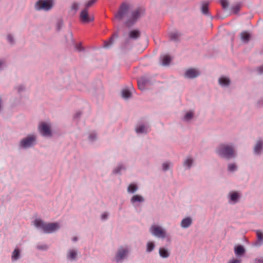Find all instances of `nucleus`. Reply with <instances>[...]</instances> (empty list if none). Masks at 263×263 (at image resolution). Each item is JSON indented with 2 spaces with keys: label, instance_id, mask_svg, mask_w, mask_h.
<instances>
[{
  "label": "nucleus",
  "instance_id": "72a5a7b5",
  "mask_svg": "<svg viewBox=\"0 0 263 263\" xmlns=\"http://www.w3.org/2000/svg\"><path fill=\"white\" fill-rule=\"evenodd\" d=\"M48 247L47 245L44 244L41 245H37L36 246V249L40 250H47Z\"/></svg>",
  "mask_w": 263,
  "mask_h": 263
},
{
  "label": "nucleus",
  "instance_id": "603ef678",
  "mask_svg": "<svg viewBox=\"0 0 263 263\" xmlns=\"http://www.w3.org/2000/svg\"><path fill=\"white\" fill-rule=\"evenodd\" d=\"M3 64H4V63L2 61H0V68L2 67V66Z\"/></svg>",
  "mask_w": 263,
  "mask_h": 263
},
{
  "label": "nucleus",
  "instance_id": "6e6552de",
  "mask_svg": "<svg viewBox=\"0 0 263 263\" xmlns=\"http://www.w3.org/2000/svg\"><path fill=\"white\" fill-rule=\"evenodd\" d=\"M35 137L31 135L29 136L26 138L23 139L20 142V146L23 148H27L34 144Z\"/></svg>",
  "mask_w": 263,
  "mask_h": 263
},
{
  "label": "nucleus",
  "instance_id": "5701e85b",
  "mask_svg": "<svg viewBox=\"0 0 263 263\" xmlns=\"http://www.w3.org/2000/svg\"><path fill=\"white\" fill-rule=\"evenodd\" d=\"M162 64L163 65L167 66L168 65L171 61V58L168 55H164L161 57Z\"/></svg>",
  "mask_w": 263,
  "mask_h": 263
},
{
  "label": "nucleus",
  "instance_id": "f3484780",
  "mask_svg": "<svg viewBox=\"0 0 263 263\" xmlns=\"http://www.w3.org/2000/svg\"><path fill=\"white\" fill-rule=\"evenodd\" d=\"M263 147V141L259 140L254 148V152L255 154H259L260 153Z\"/></svg>",
  "mask_w": 263,
  "mask_h": 263
},
{
  "label": "nucleus",
  "instance_id": "e433bc0d",
  "mask_svg": "<svg viewBox=\"0 0 263 263\" xmlns=\"http://www.w3.org/2000/svg\"><path fill=\"white\" fill-rule=\"evenodd\" d=\"M96 2V0H90L88 2H87L85 6V8L87 9L89 7L91 6L95 3Z\"/></svg>",
  "mask_w": 263,
  "mask_h": 263
},
{
  "label": "nucleus",
  "instance_id": "dca6fc26",
  "mask_svg": "<svg viewBox=\"0 0 263 263\" xmlns=\"http://www.w3.org/2000/svg\"><path fill=\"white\" fill-rule=\"evenodd\" d=\"M159 254L163 258H168L170 255V251L165 248H160L159 250Z\"/></svg>",
  "mask_w": 263,
  "mask_h": 263
},
{
  "label": "nucleus",
  "instance_id": "b1692460",
  "mask_svg": "<svg viewBox=\"0 0 263 263\" xmlns=\"http://www.w3.org/2000/svg\"><path fill=\"white\" fill-rule=\"evenodd\" d=\"M136 131L139 134L145 133L147 132L148 128L143 125H139L136 127Z\"/></svg>",
  "mask_w": 263,
  "mask_h": 263
},
{
  "label": "nucleus",
  "instance_id": "58836bf2",
  "mask_svg": "<svg viewBox=\"0 0 263 263\" xmlns=\"http://www.w3.org/2000/svg\"><path fill=\"white\" fill-rule=\"evenodd\" d=\"M112 39L111 38L108 41L105 42L104 46L106 48L109 47L112 44Z\"/></svg>",
  "mask_w": 263,
  "mask_h": 263
},
{
  "label": "nucleus",
  "instance_id": "8fccbe9b",
  "mask_svg": "<svg viewBox=\"0 0 263 263\" xmlns=\"http://www.w3.org/2000/svg\"><path fill=\"white\" fill-rule=\"evenodd\" d=\"M72 241L75 242V241H77L78 240V238L77 237H73L72 239Z\"/></svg>",
  "mask_w": 263,
  "mask_h": 263
},
{
  "label": "nucleus",
  "instance_id": "c03bdc74",
  "mask_svg": "<svg viewBox=\"0 0 263 263\" xmlns=\"http://www.w3.org/2000/svg\"><path fill=\"white\" fill-rule=\"evenodd\" d=\"M76 48L78 50V51H81L83 49V48L81 46V44H77L76 45Z\"/></svg>",
  "mask_w": 263,
  "mask_h": 263
},
{
  "label": "nucleus",
  "instance_id": "09e8293b",
  "mask_svg": "<svg viewBox=\"0 0 263 263\" xmlns=\"http://www.w3.org/2000/svg\"><path fill=\"white\" fill-rule=\"evenodd\" d=\"M258 69L260 73L263 72V66L258 68Z\"/></svg>",
  "mask_w": 263,
  "mask_h": 263
},
{
  "label": "nucleus",
  "instance_id": "0eeeda50",
  "mask_svg": "<svg viewBox=\"0 0 263 263\" xmlns=\"http://www.w3.org/2000/svg\"><path fill=\"white\" fill-rule=\"evenodd\" d=\"M150 232L158 237L164 238L166 236L165 231L160 227L157 226L153 225L150 228Z\"/></svg>",
  "mask_w": 263,
  "mask_h": 263
},
{
  "label": "nucleus",
  "instance_id": "2f4dec72",
  "mask_svg": "<svg viewBox=\"0 0 263 263\" xmlns=\"http://www.w3.org/2000/svg\"><path fill=\"white\" fill-rule=\"evenodd\" d=\"M257 239L259 241L263 242V234L259 230L256 231Z\"/></svg>",
  "mask_w": 263,
  "mask_h": 263
},
{
  "label": "nucleus",
  "instance_id": "4be33fe9",
  "mask_svg": "<svg viewBox=\"0 0 263 263\" xmlns=\"http://www.w3.org/2000/svg\"><path fill=\"white\" fill-rule=\"evenodd\" d=\"M138 189V186L135 183L130 184L127 187V192L129 193L134 194Z\"/></svg>",
  "mask_w": 263,
  "mask_h": 263
},
{
  "label": "nucleus",
  "instance_id": "f03ea898",
  "mask_svg": "<svg viewBox=\"0 0 263 263\" xmlns=\"http://www.w3.org/2000/svg\"><path fill=\"white\" fill-rule=\"evenodd\" d=\"M217 153L222 157L229 158L235 156V150L231 145L221 144L216 150Z\"/></svg>",
  "mask_w": 263,
  "mask_h": 263
},
{
  "label": "nucleus",
  "instance_id": "39448f33",
  "mask_svg": "<svg viewBox=\"0 0 263 263\" xmlns=\"http://www.w3.org/2000/svg\"><path fill=\"white\" fill-rule=\"evenodd\" d=\"M129 249L127 248H123V247H120L115 255V260L117 262H122L126 258H127Z\"/></svg>",
  "mask_w": 263,
  "mask_h": 263
},
{
  "label": "nucleus",
  "instance_id": "5fc2aeb1",
  "mask_svg": "<svg viewBox=\"0 0 263 263\" xmlns=\"http://www.w3.org/2000/svg\"><path fill=\"white\" fill-rule=\"evenodd\" d=\"M186 166H187L186 168H187V169H189V168H190V166H191V165H186Z\"/></svg>",
  "mask_w": 263,
  "mask_h": 263
},
{
  "label": "nucleus",
  "instance_id": "3c124183",
  "mask_svg": "<svg viewBox=\"0 0 263 263\" xmlns=\"http://www.w3.org/2000/svg\"><path fill=\"white\" fill-rule=\"evenodd\" d=\"M95 138V135H90L89 136V138L91 140H92L93 139H94Z\"/></svg>",
  "mask_w": 263,
  "mask_h": 263
},
{
  "label": "nucleus",
  "instance_id": "ea45409f",
  "mask_svg": "<svg viewBox=\"0 0 263 263\" xmlns=\"http://www.w3.org/2000/svg\"><path fill=\"white\" fill-rule=\"evenodd\" d=\"M108 218V214L104 212L101 215V219L102 220H106Z\"/></svg>",
  "mask_w": 263,
  "mask_h": 263
},
{
  "label": "nucleus",
  "instance_id": "c9c22d12",
  "mask_svg": "<svg viewBox=\"0 0 263 263\" xmlns=\"http://www.w3.org/2000/svg\"><path fill=\"white\" fill-rule=\"evenodd\" d=\"M193 162H194V160H193V158L191 157H189L185 159L184 164H186V165L192 164Z\"/></svg>",
  "mask_w": 263,
  "mask_h": 263
},
{
  "label": "nucleus",
  "instance_id": "473e14b6",
  "mask_svg": "<svg viewBox=\"0 0 263 263\" xmlns=\"http://www.w3.org/2000/svg\"><path fill=\"white\" fill-rule=\"evenodd\" d=\"M228 170L230 173H234L237 170V165H228Z\"/></svg>",
  "mask_w": 263,
  "mask_h": 263
},
{
  "label": "nucleus",
  "instance_id": "20e7f679",
  "mask_svg": "<svg viewBox=\"0 0 263 263\" xmlns=\"http://www.w3.org/2000/svg\"><path fill=\"white\" fill-rule=\"evenodd\" d=\"M144 12V10L142 8H137L133 10L130 14L128 19L126 21V24L130 25L133 24Z\"/></svg>",
  "mask_w": 263,
  "mask_h": 263
},
{
  "label": "nucleus",
  "instance_id": "a18cd8bd",
  "mask_svg": "<svg viewBox=\"0 0 263 263\" xmlns=\"http://www.w3.org/2000/svg\"><path fill=\"white\" fill-rule=\"evenodd\" d=\"M162 170L164 172L168 171L170 170V165H163Z\"/></svg>",
  "mask_w": 263,
  "mask_h": 263
},
{
  "label": "nucleus",
  "instance_id": "a878e982",
  "mask_svg": "<svg viewBox=\"0 0 263 263\" xmlns=\"http://www.w3.org/2000/svg\"><path fill=\"white\" fill-rule=\"evenodd\" d=\"M140 33L138 30H134L129 32V35L130 38L133 39H137L140 36Z\"/></svg>",
  "mask_w": 263,
  "mask_h": 263
},
{
  "label": "nucleus",
  "instance_id": "c85d7f7f",
  "mask_svg": "<svg viewBox=\"0 0 263 263\" xmlns=\"http://www.w3.org/2000/svg\"><path fill=\"white\" fill-rule=\"evenodd\" d=\"M169 36L171 40L176 41L179 37L180 34L178 32H173L170 33Z\"/></svg>",
  "mask_w": 263,
  "mask_h": 263
},
{
  "label": "nucleus",
  "instance_id": "f8f14e48",
  "mask_svg": "<svg viewBox=\"0 0 263 263\" xmlns=\"http://www.w3.org/2000/svg\"><path fill=\"white\" fill-rule=\"evenodd\" d=\"M78 255L77 250L74 249H69L67 253L66 257L68 260H76Z\"/></svg>",
  "mask_w": 263,
  "mask_h": 263
},
{
  "label": "nucleus",
  "instance_id": "412c9836",
  "mask_svg": "<svg viewBox=\"0 0 263 263\" xmlns=\"http://www.w3.org/2000/svg\"><path fill=\"white\" fill-rule=\"evenodd\" d=\"M147 81L144 78H141L138 81V86L140 89L144 90L147 85Z\"/></svg>",
  "mask_w": 263,
  "mask_h": 263
},
{
  "label": "nucleus",
  "instance_id": "4468645a",
  "mask_svg": "<svg viewBox=\"0 0 263 263\" xmlns=\"http://www.w3.org/2000/svg\"><path fill=\"white\" fill-rule=\"evenodd\" d=\"M230 202L235 204L238 202L240 198V195L237 192H233L229 194Z\"/></svg>",
  "mask_w": 263,
  "mask_h": 263
},
{
  "label": "nucleus",
  "instance_id": "bb28decb",
  "mask_svg": "<svg viewBox=\"0 0 263 263\" xmlns=\"http://www.w3.org/2000/svg\"><path fill=\"white\" fill-rule=\"evenodd\" d=\"M155 244L153 242H148L146 244V252H151L155 248Z\"/></svg>",
  "mask_w": 263,
  "mask_h": 263
},
{
  "label": "nucleus",
  "instance_id": "f257e3e1",
  "mask_svg": "<svg viewBox=\"0 0 263 263\" xmlns=\"http://www.w3.org/2000/svg\"><path fill=\"white\" fill-rule=\"evenodd\" d=\"M33 222L34 226L36 228L42 229L44 233H52L60 228V225L57 222L46 223L40 219H35Z\"/></svg>",
  "mask_w": 263,
  "mask_h": 263
},
{
  "label": "nucleus",
  "instance_id": "9b49d317",
  "mask_svg": "<svg viewBox=\"0 0 263 263\" xmlns=\"http://www.w3.org/2000/svg\"><path fill=\"white\" fill-rule=\"evenodd\" d=\"M199 71L194 68L187 69L185 73V77L189 79H194L199 76Z\"/></svg>",
  "mask_w": 263,
  "mask_h": 263
},
{
  "label": "nucleus",
  "instance_id": "7ed1b4c3",
  "mask_svg": "<svg viewBox=\"0 0 263 263\" xmlns=\"http://www.w3.org/2000/svg\"><path fill=\"white\" fill-rule=\"evenodd\" d=\"M130 9L131 5L129 4L126 3H122L120 6L119 11L115 15V18L120 20L124 17H126L127 20L130 16L129 12Z\"/></svg>",
  "mask_w": 263,
  "mask_h": 263
},
{
  "label": "nucleus",
  "instance_id": "aec40b11",
  "mask_svg": "<svg viewBox=\"0 0 263 263\" xmlns=\"http://www.w3.org/2000/svg\"><path fill=\"white\" fill-rule=\"evenodd\" d=\"M235 253L237 256H241L245 252V249L243 246L238 245L235 247Z\"/></svg>",
  "mask_w": 263,
  "mask_h": 263
},
{
  "label": "nucleus",
  "instance_id": "423d86ee",
  "mask_svg": "<svg viewBox=\"0 0 263 263\" xmlns=\"http://www.w3.org/2000/svg\"><path fill=\"white\" fill-rule=\"evenodd\" d=\"M53 5V0H39L35 4V8L38 10H49Z\"/></svg>",
  "mask_w": 263,
  "mask_h": 263
},
{
  "label": "nucleus",
  "instance_id": "c756f323",
  "mask_svg": "<svg viewBox=\"0 0 263 263\" xmlns=\"http://www.w3.org/2000/svg\"><path fill=\"white\" fill-rule=\"evenodd\" d=\"M208 6L209 4L207 3H203L202 4L201 10L203 14H206L208 12Z\"/></svg>",
  "mask_w": 263,
  "mask_h": 263
},
{
  "label": "nucleus",
  "instance_id": "49530a36",
  "mask_svg": "<svg viewBox=\"0 0 263 263\" xmlns=\"http://www.w3.org/2000/svg\"><path fill=\"white\" fill-rule=\"evenodd\" d=\"M7 39L10 43H12L13 42V38L10 35H8Z\"/></svg>",
  "mask_w": 263,
  "mask_h": 263
},
{
  "label": "nucleus",
  "instance_id": "6ab92c4d",
  "mask_svg": "<svg viewBox=\"0 0 263 263\" xmlns=\"http://www.w3.org/2000/svg\"><path fill=\"white\" fill-rule=\"evenodd\" d=\"M251 37V34L247 31L242 32L240 33V38L241 41L244 43H248Z\"/></svg>",
  "mask_w": 263,
  "mask_h": 263
},
{
  "label": "nucleus",
  "instance_id": "cd10ccee",
  "mask_svg": "<svg viewBox=\"0 0 263 263\" xmlns=\"http://www.w3.org/2000/svg\"><path fill=\"white\" fill-rule=\"evenodd\" d=\"M131 92L128 89H123L122 91V96L125 99H127L130 97Z\"/></svg>",
  "mask_w": 263,
  "mask_h": 263
},
{
  "label": "nucleus",
  "instance_id": "7c9ffc66",
  "mask_svg": "<svg viewBox=\"0 0 263 263\" xmlns=\"http://www.w3.org/2000/svg\"><path fill=\"white\" fill-rule=\"evenodd\" d=\"M123 170H125V168L123 166V165H120L116 168H115L113 171L112 173L114 174H120L121 173V171Z\"/></svg>",
  "mask_w": 263,
  "mask_h": 263
},
{
  "label": "nucleus",
  "instance_id": "de8ad7c7",
  "mask_svg": "<svg viewBox=\"0 0 263 263\" xmlns=\"http://www.w3.org/2000/svg\"><path fill=\"white\" fill-rule=\"evenodd\" d=\"M255 263H263V259H255Z\"/></svg>",
  "mask_w": 263,
  "mask_h": 263
},
{
  "label": "nucleus",
  "instance_id": "a211bd4d",
  "mask_svg": "<svg viewBox=\"0 0 263 263\" xmlns=\"http://www.w3.org/2000/svg\"><path fill=\"white\" fill-rule=\"evenodd\" d=\"M144 201V198L139 195H135L130 199V202L132 204L136 202H143Z\"/></svg>",
  "mask_w": 263,
  "mask_h": 263
},
{
  "label": "nucleus",
  "instance_id": "2eb2a0df",
  "mask_svg": "<svg viewBox=\"0 0 263 263\" xmlns=\"http://www.w3.org/2000/svg\"><path fill=\"white\" fill-rule=\"evenodd\" d=\"M21 257V250L20 249L15 248L12 252L11 256V260L15 261L20 259Z\"/></svg>",
  "mask_w": 263,
  "mask_h": 263
},
{
  "label": "nucleus",
  "instance_id": "4c0bfd02",
  "mask_svg": "<svg viewBox=\"0 0 263 263\" xmlns=\"http://www.w3.org/2000/svg\"><path fill=\"white\" fill-rule=\"evenodd\" d=\"M220 3L224 9L227 8L228 7V3L227 0H220Z\"/></svg>",
  "mask_w": 263,
  "mask_h": 263
},
{
  "label": "nucleus",
  "instance_id": "ddd939ff",
  "mask_svg": "<svg viewBox=\"0 0 263 263\" xmlns=\"http://www.w3.org/2000/svg\"><path fill=\"white\" fill-rule=\"evenodd\" d=\"M192 223V219L190 217H186L183 218L181 222V227L186 229L190 227Z\"/></svg>",
  "mask_w": 263,
  "mask_h": 263
},
{
  "label": "nucleus",
  "instance_id": "a19ab883",
  "mask_svg": "<svg viewBox=\"0 0 263 263\" xmlns=\"http://www.w3.org/2000/svg\"><path fill=\"white\" fill-rule=\"evenodd\" d=\"M79 4L77 3H73L72 5V9L74 10H77L79 8Z\"/></svg>",
  "mask_w": 263,
  "mask_h": 263
},
{
  "label": "nucleus",
  "instance_id": "9d476101",
  "mask_svg": "<svg viewBox=\"0 0 263 263\" xmlns=\"http://www.w3.org/2000/svg\"><path fill=\"white\" fill-rule=\"evenodd\" d=\"M40 132L43 136H51V130L50 126L45 123H42L39 127Z\"/></svg>",
  "mask_w": 263,
  "mask_h": 263
},
{
  "label": "nucleus",
  "instance_id": "79ce46f5",
  "mask_svg": "<svg viewBox=\"0 0 263 263\" xmlns=\"http://www.w3.org/2000/svg\"><path fill=\"white\" fill-rule=\"evenodd\" d=\"M228 263H241V261L239 259L233 258L230 260Z\"/></svg>",
  "mask_w": 263,
  "mask_h": 263
},
{
  "label": "nucleus",
  "instance_id": "f704fd0d",
  "mask_svg": "<svg viewBox=\"0 0 263 263\" xmlns=\"http://www.w3.org/2000/svg\"><path fill=\"white\" fill-rule=\"evenodd\" d=\"M193 114L192 112H187L184 117V119L186 121L190 120L193 118Z\"/></svg>",
  "mask_w": 263,
  "mask_h": 263
},
{
  "label": "nucleus",
  "instance_id": "393cba45",
  "mask_svg": "<svg viewBox=\"0 0 263 263\" xmlns=\"http://www.w3.org/2000/svg\"><path fill=\"white\" fill-rule=\"evenodd\" d=\"M230 81L229 78L226 77H221L219 79V83L222 86H228Z\"/></svg>",
  "mask_w": 263,
  "mask_h": 263
},
{
  "label": "nucleus",
  "instance_id": "1a4fd4ad",
  "mask_svg": "<svg viewBox=\"0 0 263 263\" xmlns=\"http://www.w3.org/2000/svg\"><path fill=\"white\" fill-rule=\"evenodd\" d=\"M80 18L81 21L83 23H88L93 21L94 20L93 16L88 14L87 9H84L81 11Z\"/></svg>",
  "mask_w": 263,
  "mask_h": 263
},
{
  "label": "nucleus",
  "instance_id": "864d4df0",
  "mask_svg": "<svg viewBox=\"0 0 263 263\" xmlns=\"http://www.w3.org/2000/svg\"><path fill=\"white\" fill-rule=\"evenodd\" d=\"M81 115V112H78L76 114L77 117H79Z\"/></svg>",
  "mask_w": 263,
  "mask_h": 263
},
{
  "label": "nucleus",
  "instance_id": "37998d69",
  "mask_svg": "<svg viewBox=\"0 0 263 263\" xmlns=\"http://www.w3.org/2000/svg\"><path fill=\"white\" fill-rule=\"evenodd\" d=\"M234 12L235 13H237L239 10V6L236 5L233 7Z\"/></svg>",
  "mask_w": 263,
  "mask_h": 263
}]
</instances>
